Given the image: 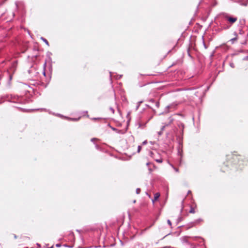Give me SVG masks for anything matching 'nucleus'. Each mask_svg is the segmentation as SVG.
<instances>
[{
    "label": "nucleus",
    "instance_id": "393cba45",
    "mask_svg": "<svg viewBox=\"0 0 248 248\" xmlns=\"http://www.w3.org/2000/svg\"><path fill=\"white\" fill-rule=\"evenodd\" d=\"M56 246L57 247H58V248H59V247H60L61 246V245L60 244H57L56 245Z\"/></svg>",
    "mask_w": 248,
    "mask_h": 248
},
{
    "label": "nucleus",
    "instance_id": "c85d7f7f",
    "mask_svg": "<svg viewBox=\"0 0 248 248\" xmlns=\"http://www.w3.org/2000/svg\"><path fill=\"white\" fill-rule=\"evenodd\" d=\"M236 40V38H232L231 39V41H233L234 40Z\"/></svg>",
    "mask_w": 248,
    "mask_h": 248
},
{
    "label": "nucleus",
    "instance_id": "1a4fd4ad",
    "mask_svg": "<svg viewBox=\"0 0 248 248\" xmlns=\"http://www.w3.org/2000/svg\"><path fill=\"white\" fill-rule=\"evenodd\" d=\"M189 213H195V210L193 207H191V208L189 210Z\"/></svg>",
    "mask_w": 248,
    "mask_h": 248
},
{
    "label": "nucleus",
    "instance_id": "72a5a7b5",
    "mask_svg": "<svg viewBox=\"0 0 248 248\" xmlns=\"http://www.w3.org/2000/svg\"><path fill=\"white\" fill-rule=\"evenodd\" d=\"M213 55H214V53H212V54L211 55V57L213 56Z\"/></svg>",
    "mask_w": 248,
    "mask_h": 248
},
{
    "label": "nucleus",
    "instance_id": "2eb2a0df",
    "mask_svg": "<svg viewBox=\"0 0 248 248\" xmlns=\"http://www.w3.org/2000/svg\"><path fill=\"white\" fill-rule=\"evenodd\" d=\"M183 204H184V201H182V207L181 210V213H182V212L183 210V208H184V205H183Z\"/></svg>",
    "mask_w": 248,
    "mask_h": 248
},
{
    "label": "nucleus",
    "instance_id": "a878e982",
    "mask_svg": "<svg viewBox=\"0 0 248 248\" xmlns=\"http://www.w3.org/2000/svg\"><path fill=\"white\" fill-rule=\"evenodd\" d=\"M203 46H204L205 48H207V46H206V45H205V42L204 41H203Z\"/></svg>",
    "mask_w": 248,
    "mask_h": 248
},
{
    "label": "nucleus",
    "instance_id": "5701e85b",
    "mask_svg": "<svg viewBox=\"0 0 248 248\" xmlns=\"http://www.w3.org/2000/svg\"><path fill=\"white\" fill-rule=\"evenodd\" d=\"M165 126H166V125L162 126L161 127V131H162L163 132V131L164 130Z\"/></svg>",
    "mask_w": 248,
    "mask_h": 248
},
{
    "label": "nucleus",
    "instance_id": "b1692460",
    "mask_svg": "<svg viewBox=\"0 0 248 248\" xmlns=\"http://www.w3.org/2000/svg\"><path fill=\"white\" fill-rule=\"evenodd\" d=\"M230 65L232 68H233L234 67V64L233 63H230Z\"/></svg>",
    "mask_w": 248,
    "mask_h": 248
},
{
    "label": "nucleus",
    "instance_id": "2f4dec72",
    "mask_svg": "<svg viewBox=\"0 0 248 248\" xmlns=\"http://www.w3.org/2000/svg\"><path fill=\"white\" fill-rule=\"evenodd\" d=\"M149 164H150V163H149V162H147V163H146V165H147V166H148V165H149Z\"/></svg>",
    "mask_w": 248,
    "mask_h": 248
},
{
    "label": "nucleus",
    "instance_id": "a19ab883",
    "mask_svg": "<svg viewBox=\"0 0 248 248\" xmlns=\"http://www.w3.org/2000/svg\"><path fill=\"white\" fill-rule=\"evenodd\" d=\"M182 125L183 127L184 128V124H182Z\"/></svg>",
    "mask_w": 248,
    "mask_h": 248
},
{
    "label": "nucleus",
    "instance_id": "a211bd4d",
    "mask_svg": "<svg viewBox=\"0 0 248 248\" xmlns=\"http://www.w3.org/2000/svg\"><path fill=\"white\" fill-rule=\"evenodd\" d=\"M147 143V140H145L142 142V145H146Z\"/></svg>",
    "mask_w": 248,
    "mask_h": 248
},
{
    "label": "nucleus",
    "instance_id": "bb28decb",
    "mask_svg": "<svg viewBox=\"0 0 248 248\" xmlns=\"http://www.w3.org/2000/svg\"><path fill=\"white\" fill-rule=\"evenodd\" d=\"M96 140V139H95V138H93V139H91V141L92 142H93V141H94V140Z\"/></svg>",
    "mask_w": 248,
    "mask_h": 248
},
{
    "label": "nucleus",
    "instance_id": "f8f14e48",
    "mask_svg": "<svg viewBox=\"0 0 248 248\" xmlns=\"http://www.w3.org/2000/svg\"><path fill=\"white\" fill-rule=\"evenodd\" d=\"M150 156H151V157H153V158H155V157H154V155H155V154H154V153L153 152H150Z\"/></svg>",
    "mask_w": 248,
    "mask_h": 248
},
{
    "label": "nucleus",
    "instance_id": "39448f33",
    "mask_svg": "<svg viewBox=\"0 0 248 248\" xmlns=\"http://www.w3.org/2000/svg\"><path fill=\"white\" fill-rule=\"evenodd\" d=\"M149 101L153 104H155V106L158 108L159 107V102L158 101H155L154 99H150Z\"/></svg>",
    "mask_w": 248,
    "mask_h": 248
},
{
    "label": "nucleus",
    "instance_id": "6ab92c4d",
    "mask_svg": "<svg viewBox=\"0 0 248 248\" xmlns=\"http://www.w3.org/2000/svg\"><path fill=\"white\" fill-rule=\"evenodd\" d=\"M69 119H70L71 120H73V121H78L79 119V118H78V119H76V118H69Z\"/></svg>",
    "mask_w": 248,
    "mask_h": 248
},
{
    "label": "nucleus",
    "instance_id": "9b49d317",
    "mask_svg": "<svg viewBox=\"0 0 248 248\" xmlns=\"http://www.w3.org/2000/svg\"><path fill=\"white\" fill-rule=\"evenodd\" d=\"M136 192L137 194H140V189L139 188H137L136 190Z\"/></svg>",
    "mask_w": 248,
    "mask_h": 248
},
{
    "label": "nucleus",
    "instance_id": "aec40b11",
    "mask_svg": "<svg viewBox=\"0 0 248 248\" xmlns=\"http://www.w3.org/2000/svg\"><path fill=\"white\" fill-rule=\"evenodd\" d=\"M167 222H168V224H169L170 226H171V225H172V224H171V221H170V219H168V220H167Z\"/></svg>",
    "mask_w": 248,
    "mask_h": 248
},
{
    "label": "nucleus",
    "instance_id": "ddd939ff",
    "mask_svg": "<svg viewBox=\"0 0 248 248\" xmlns=\"http://www.w3.org/2000/svg\"><path fill=\"white\" fill-rule=\"evenodd\" d=\"M141 149V146L140 145H139L138 147V152L140 153Z\"/></svg>",
    "mask_w": 248,
    "mask_h": 248
},
{
    "label": "nucleus",
    "instance_id": "f3484780",
    "mask_svg": "<svg viewBox=\"0 0 248 248\" xmlns=\"http://www.w3.org/2000/svg\"><path fill=\"white\" fill-rule=\"evenodd\" d=\"M157 134H158V136H161L162 134V131L160 130V131L157 132Z\"/></svg>",
    "mask_w": 248,
    "mask_h": 248
},
{
    "label": "nucleus",
    "instance_id": "4468645a",
    "mask_svg": "<svg viewBox=\"0 0 248 248\" xmlns=\"http://www.w3.org/2000/svg\"><path fill=\"white\" fill-rule=\"evenodd\" d=\"M182 220V217H179L177 219V223L180 222Z\"/></svg>",
    "mask_w": 248,
    "mask_h": 248
},
{
    "label": "nucleus",
    "instance_id": "79ce46f5",
    "mask_svg": "<svg viewBox=\"0 0 248 248\" xmlns=\"http://www.w3.org/2000/svg\"><path fill=\"white\" fill-rule=\"evenodd\" d=\"M31 70H29V73H30Z\"/></svg>",
    "mask_w": 248,
    "mask_h": 248
},
{
    "label": "nucleus",
    "instance_id": "0eeeda50",
    "mask_svg": "<svg viewBox=\"0 0 248 248\" xmlns=\"http://www.w3.org/2000/svg\"><path fill=\"white\" fill-rule=\"evenodd\" d=\"M41 39L47 45L49 46V43L47 40L43 37H41Z\"/></svg>",
    "mask_w": 248,
    "mask_h": 248
},
{
    "label": "nucleus",
    "instance_id": "412c9836",
    "mask_svg": "<svg viewBox=\"0 0 248 248\" xmlns=\"http://www.w3.org/2000/svg\"><path fill=\"white\" fill-rule=\"evenodd\" d=\"M243 60L244 61H248V56H245L243 58Z\"/></svg>",
    "mask_w": 248,
    "mask_h": 248
},
{
    "label": "nucleus",
    "instance_id": "58836bf2",
    "mask_svg": "<svg viewBox=\"0 0 248 248\" xmlns=\"http://www.w3.org/2000/svg\"><path fill=\"white\" fill-rule=\"evenodd\" d=\"M122 77V75H120L119 78H121Z\"/></svg>",
    "mask_w": 248,
    "mask_h": 248
},
{
    "label": "nucleus",
    "instance_id": "f704fd0d",
    "mask_svg": "<svg viewBox=\"0 0 248 248\" xmlns=\"http://www.w3.org/2000/svg\"><path fill=\"white\" fill-rule=\"evenodd\" d=\"M37 246H38V247H41L40 245H39V244H37Z\"/></svg>",
    "mask_w": 248,
    "mask_h": 248
},
{
    "label": "nucleus",
    "instance_id": "e433bc0d",
    "mask_svg": "<svg viewBox=\"0 0 248 248\" xmlns=\"http://www.w3.org/2000/svg\"><path fill=\"white\" fill-rule=\"evenodd\" d=\"M88 113V111H86L84 112V114H86V113Z\"/></svg>",
    "mask_w": 248,
    "mask_h": 248
},
{
    "label": "nucleus",
    "instance_id": "423d86ee",
    "mask_svg": "<svg viewBox=\"0 0 248 248\" xmlns=\"http://www.w3.org/2000/svg\"><path fill=\"white\" fill-rule=\"evenodd\" d=\"M160 193L158 192L155 193L154 195V198L152 200V202L154 203L156 201L160 196Z\"/></svg>",
    "mask_w": 248,
    "mask_h": 248
},
{
    "label": "nucleus",
    "instance_id": "dca6fc26",
    "mask_svg": "<svg viewBox=\"0 0 248 248\" xmlns=\"http://www.w3.org/2000/svg\"><path fill=\"white\" fill-rule=\"evenodd\" d=\"M109 109H110V110L112 112V113H114L115 110H114V108H112V107H110V108H109Z\"/></svg>",
    "mask_w": 248,
    "mask_h": 248
},
{
    "label": "nucleus",
    "instance_id": "6e6552de",
    "mask_svg": "<svg viewBox=\"0 0 248 248\" xmlns=\"http://www.w3.org/2000/svg\"><path fill=\"white\" fill-rule=\"evenodd\" d=\"M155 160L156 162H158V163H162L163 162V160L161 158H158V159H155Z\"/></svg>",
    "mask_w": 248,
    "mask_h": 248
},
{
    "label": "nucleus",
    "instance_id": "473e14b6",
    "mask_svg": "<svg viewBox=\"0 0 248 248\" xmlns=\"http://www.w3.org/2000/svg\"><path fill=\"white\" fill-rule=\"evenodd\" d=\"M111 76H112V75H111V72H110V78H111Z\"/></svg>",
    "mask_w": 248,
    "mask_h": 248
},
{
    "label": "nucleus",
    "instance_id": "9d476101",
    "mask_svg": "<svg viewBox=\"0 0 248 248\" xmlns=\"http://www.w3.org/2000/svg\"><path fill=\"white\" fill-rule=\"evenodd\" d=\"M142 103V101H140V102H139L138 103V105H137V107H136V109H138L139 108L140 104Z\"/></svg>",
    "mask_w": 248,
    "mask_h": 248
},
{
    "label": "nucleus",
    "instance_id": "7ed1b4c3",
    "mask_svg": "<svg viewBox=\"0 0 248 248\" xmlns=\"http://www.w3.org/2000/svg\"><path fill=\"white\" fill-rule=\"evenodd\" d=\"M203 220L202 218H198L195 220H194L193 222H191L190 224H189L188 227L187 228H190L191 227H192L193 226H194L197 224H199L201 222H202Z\"/></svg>",
    "mask_w": 248,
    "mask_h": 248
},
{
    "label": "nucleus",
    "instance_id": "ea45409f",
    "mask_svg": "<svg viewBox=\"0 0 248 248\" xmlns=\"http://www.w3.org/2000/svg\"><path fill=\"white\" fill-rule=\"evenodd\" d=\"M229 28H230V27H227L226 28V29H229ZM225 28V29H226V28Z\"/></svg>",
    "mask_w": 248,
    "mask_h": 248
},
{
    "label": "nucleus",
    "instance_id": "20e7f679",
    "mask_svg": "<svg viewBox=\"0 0 248 248\" xmlns=\"http://www.w3.org/2000/svg\"><path fill=\"white\" fill-rule=\"evenodd\" d=\"M182 147H183L182 143L181 141H179V145L178 147V154L181 156H182V152H183Z\"/></svg>",
    "mask_w": 248,
    "mask_h": 248
},
{
    "label": "nucleus",
    "instance_id": "4c0bfd02",
    "mask_svg": "<svg viewBox=\"0 0 248 248\" xmlns=\"http://www.w3.org/2000/svg\"><path fill=\"white\" fill-rule=\"evenodd\" d=\"M82 248V247H78V248Z\"/></svg>",
    "mask_w": 248,
    "mask_h": 248
},
{
    "label": "nucleus",
    "instance_id": "f257e3e1",
    "mask_svg": "<svg viewBox=\"0 0 248 248\" xmlns=\"http://www.w3.org/2000/svg\"><path fill=\"white\" fill-rule=\"evenodd\" d=\"M11 101L14 103H22V97L17 95H12L11 98Z\"/></svg>",
    "mask_w": 248,
    "mask_h": 248
},
{
    "label": "nucleus",
    "instance_id": "f03ea898",
    "mask_svg": "<svg viewBox=\"0 0 248 248\" xmlns=\"http://www.w3.org/2000/svg\"><path fill=\"white\" fill-rule=\"evenodd\" d=\"M224 17L231 24H233L237 20V18L236 17L230 16L228 15H225Z\"/></svg>",
    "mask_w": 248,
    "mask_h": 248
},
{
    "label": "nucleus",
    "instance_id": "37998d69",
    "mask_svg": "<svg viewBox=\"0 0 248 248\" xmlns=\"http://www.w3.org/2000/svg\"><path fill=\"white\" fill-rule=\"evenodd\" d=\"M50 248H53V246H52L51 247H50Z\"/></svg>",
    "mask_w": 248,
    "mask_h": 248
},
{
    "label": "nucleus",
    "instance_id": "7c9ffc66",
    "mask_svg": "<svg viewBox=\"0 0 248 248\" xmlns=\"http://www.w3.org/2000/svg\"><path fill=\"white\" fill-rule=\"evenodd\" d=\"M95 147H96V148L97 149H98V148H99V147H98V146L97 145H96Z\"/></svg>",
    "mask_w": 248,
    "mask_h": 248
},
{
    "label": "nucleus",
    "instance_id": "c756f323",
    "mask_svg": "<svg viewBox=\"0 0 248 248\" xmlns=\"http://www.w3.org/2000/svg\"><path fill=\"white\" fill-rule=\"evenodd\" d=\"M43 74L44 76H46V73H45V71L43 72Z\"/></svg>",
    "mask_w": 248,
    "mask_h": 248
},
{
    "label": "nucleus",
    "instance_id": "cd10ccee",
    "mask_svg": "<svg viewBox=\"0 0 248 248\" xmlns=\"http://www.w3.org/2000/svg\"><path fill=\"white\" fill-rule=\"evenodd\" d=\"M174 170H175L176 171V172H178V169H177V168H174Z\"/></svg>",
    "mask_w": 248,
    "mask_h": 248
},
{
    "label": "nucleus",
    "instance_id": "c9c22d12",
    "mask_svg": "<svg viewBox=\"0 0 248 248\" xmlns=\"http://www.w3.org/2000/svg\"><path fill=\"white\" fill-rule=\"evenodd\" d=\"M88 113V111H86L84 112V114H86V113Z\"/></svg>",
    "mask_w": 248,
    "mask_h": 248
},
{
    "label": "nucleus",
    "instance_id": "4be33fe9",
    "mask_svg": "<svg viewBox=\"0 0 248 248\" xmlns=\"http://www.w3.org/2000/svg\"><path fill=\"white\" fill-rule=\"evenodd\" d=\"M91 119L93 120H100V119H101V118H92Z\"/></svg>",
    "mask_w": 248,
    "mask_h": 248
}]
</instances>
